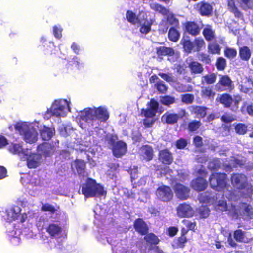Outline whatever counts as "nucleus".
<instances>
[{"label": "nucleus", "mask_w": 253, "mask_h": 253, "mask_svg": "<svg viewBox=\"0 0 253 253\" xmlns=\"http://www.w3.org/2000/svg\"><path fill=\"white\" fill-rule=\"evenodd\" d=\"M39 122L33 123L21 122L17 123L15 126V128L20 135L23 136L27 143H33L37 140V128L39 129L41 136L43 140L50 139L55 133L54 129L45 126H39Z\"/></svg>", "instance_id": "1"}, {"label": "nucleus", "mask_w": 253, "mask_h": 253, "mask_svg": "<svg viewBox=\"0 0 253 253\" xmlns=\"http://www.w3.org/2000/svg\"><path fill=\"white\" fill-rule=\"evenodd\" d=\"M78 117L80 119L87 123V126H83L82 124L80 126L82 128L91 130L97 128L100 123L105 122L109 118V113L105 107L86 108L79 112Z\"/></svg>", "instance_id": "2"}, {"label": "nucleus", "mask_w": 253, "mask_h": 253, "mask_svg": "<svg viewBox=\"0 0 253 253\" xmlns=\"http://www.w3.org/2000/svg\"><path fill=\"white\" fill-rule=\"evenodd\" d=\"M217 208L221 211H229V214L234 218H251L253 216V210L252 207L245 203H241L239 207L231 204V207L229 209L226 202L223 200H220Z\"/></svg>", "instance_id": "3"}, {"label": "nucleus", "mask_w": 253, "mask_h": 253, "mask_svg": "<svg viewBox=\"0 0 253 253\" xmlns=\"http://www.w3.org/2000/svg\"><path fill=\"white\" fill-rule=\"evenodd\" d=\"M55 149L50 144L44 143L40 145L37 148V154L31 153L25 156L23 160H27L29 168H34L38 166L43 160V157L52 154Z\"/></svg>", "instance_id": "4"}, {"label": "nucleus", "mask_w": 253, "mask_h": 253, "mask_svg": "<svg viewBox=\"0 0 253 253\" xmlns=\"http://www.w3.org/2000/svg\"><path fill=\"white\" fill-rule=\"evenodd\" d=\"M126 18L129 22L140 26V32L142 34H146L150 31L152 21L147 19L145 12L140 11L136 15L133 11L128 10L126 12Z\"/></svg>", "instance_id": "5"}, {"label": "nucleus", "mask_w": 253, "mask_h": 253, "mask_svg": "<svg viewBox=\"0 0 253 253\" xmlns=\"http://www.w3.org/2000/svg\"><path fill=\"white\" fill-rule=\"evenodd\" d=\"M70 110V102L65 99L55 100L48 109L45 117H53L58 119L66 116Z\"/></svg>", "instance_id": "6"}, {"label": "nucleus", "mask_w": 253, "mask_h": 253, "mask_svg": "<svg viewBox=\"0 0 253 253\" xmlns=\"http://www.w3.org/2000/svg\"><path fill=\"white\" fill-rule=\"evenodd\" d=\"M233 185L240 190V194L245 198L250 197L253 194L252 186L247 183L246 176L242 174H234L231 177Z\"/></svg>", "instance_id": "7"}, {"label": "nucleus", "mask_w": 253, "mask_h": 253, "mask_svg": "<svg viewBox=\"0 0 253 253\" xmlns=\"http://www.w3.org/2000/svg\"><path fill=\"white\" fill-rule=\"evenodd\" d=\"M82 192L86 197L101 196L106 193L102 186L90 178L88 179L86 183L83 184Z\"/></svg>", "instance_id": "8"}, {"label": "nucleus", "mask_w": 253, "mask_h": 253, "mask_svg": "<svg viewBox=\"0 0 253 253\" xmlns=\"http://www.w3.org/2000/svg\"><path fill=\"white\" fill-rule=\"evenodd\" d=\"M21 209L17 206H13L6 210V217L5 219L8 222L17 220L21 223L26 221L27 215L25 213H21Z\"/></svg>", "instance_id": "9"}, {"label": "nucleus", "mask_w": 253, "mask_h": 253, "mask_svg": "<svg viewBox=\"0 0 253 253\" xmlns=\"http://www.w3.org/2000/svg\"><path fill=\"white\" fill-rule=\"evenodd\" d=\"M226 175L224 173H214L210 178L209 181L211 186L217 191H221L226 188Z\"/></svg>", "instance_id": "10"}, {"label": "nucleus", "mask_w": 253, "mask_h": 253, "mask_svg": "<svg viewBox=\"0 0 253 253\" xmlns=\"http://www.w3.org/2000/svg\"><path fill=\"white\" fill-rule=\"evenodd\" d=\"M240 6L243 9L246 10L253 6V0H228V8L234 13L236 16L239 15L237 6Z\"/></svg>", "instance_id": "11"}, {"label": "nucleus", "mask_w": 253, "mask_h": 253, "mask_svg": "<svg viewBox=\"0 0 253 253\" xmlns=\"http://www.w3.org/2000/svg\"><path fill=\"white\" fill-rule=\"evenodd\" d=\"M198 173L202 177H198L195 180L191 182L192 187L196 191H203L206 189L207 186V182L203 177L206 175V172L205 169L201 168L200 169Z\"/></svg>", "instance_id": "12"}, {"label": "nucleus", "mask_w": 253, "mask_h": 253, "mask_svg": "<svg viewBox=\"0 0 253 253\" xmlns=\"http://www.w3.org/2000/svg\"><path fill=\"white\" fill-rule=\"evenodd\" d=\"M241 101V98L238 95L231 97L228 94H224L220 98L221 103L223 104L225 107H229L233 105L232 110L236 109L238 108V104Z\"/></svg>", "instance_id": "13"}, {"label": "nucleus", "mask_w": 253, "mask_h": 253, "mask_svg": "<svg viewBox=\"0 0 253 253\" xmlns=\"http://www.w3.org/2000/svg\"><path fill=\"white\" fill-rule=\"evenodd\" d=\"M158 198L163 201H170L173 197V193L170 187L162 186L159 187L156 192Z\"/></svg>", "instance_id": "14"}, {"label": "nucleus", "mask_w": 253, "mask_h": 253, "mask_svg": "<svg viewBox=\"0 0 253 253\" xmlns=\"http://www.w3.org/2000/svg\"><path fill=\"white\" fill-rule=\"evenodd\" d=\"M177 212V215L181 217H191L195 213L191 206L186 203L181 204L178 206Z\"/></svg>", "instance_id": "15"}, {"label": "nucleus", "mask_w": 253, "mask_h": 253, "mask_svg": "<svg viewBox=\"0 0 253 253\" xmlns=\"http://www.w3.org/2000/svg\"><path fill=\"white\" fill-rule=\"evenodd\" d=\"M159 104L154 100H151L147 104L146 109L141 110V114L145 117H154L157 112Z\"/></svg>", "instance_id": "16"}, {"label": "nucleus", "mask_w": 253, "mask_h": 253, "mask_svg": "<svg viewBox=\"0 0 253 253\" xmlns=\"http://www.w3.org/2000/svg\"><path fill=\"white\" fill-rule=\"evenodd\" d=\"M9 151L14 154H17L21 159H23L25 156L31 153L29 149H24L21 144H12L9 147Z\"/></svg>", "instance_id": "17"}, {"label": "nucleus", "mask_w": 253, "mask_h": 253, "mask_svg": "<svg viewBox=\"0 0 253 253\" xmlns=\"http://www.w3.org/2000/svg\"><path fill=\"white\" fill-rule=\"evenodd\" d=\"M174 190L177 197L181 200H186L189 197V189L182 184H176Z\"/></svg>", "instance_id": "18"}, {"label": "nucleus", "mask_w": 253, "mask_h": 253, "mask_svg": "<svg viewBox=\"0 0 253 253\" xmlns=\"http://www.w3.org/2000/svg\"><path fill=\"white\" fill-rule=\"evenodd\" d=\"M46 232L52 237H59L62 233V228L57 222H50L46 227Z\"/></svg>", "instance_id": "19"}, {"label": "nucleus", "mask_w": 253, "mask_h": 253, "mask_svg": "<svg viewBox=\"0 0 253 253\" xmlns=\"http://www.w3.org/2000/svg\"><path fill=\"white\" fill-rule=\"evenodd\" d=\"M112 151L113 155L115 157H120L126 152V144L122 141H118L114 144Z\"/></svg>", "instance_id": "20"}, {"label": "nucleus", "mask_w": 253, "mask_h": 253, "mask_svg": "<svg viewBox=\"0 0 253 253\" xmlns=\"http://www.w3.org/2000/svg\"><path fill=\"white\" fill-rule=\"evenodd\" d=\"M159 160L164 164H170L172 162L173 159L171 152L167 149H165L160 151Z\"/></svg>", "instance_id": "21"}, {"label": "nucleus", "mask_w": 253, "mask_h": 253, "mask_svg": "<svg viewBox=\"0 0 253 253\" xmlns=\"http://www.w3.org/2000/svg\"><path fill=\"white\" fill-rule=\"evenodd\" d=\"M72 168H75L78 174L81 176H85L86 175L85 171V164L84 161L77 160L72 164Z\"/></svg>", "instance_id": "22"}, {"label": "nucleus", "mask_w": 253, "mask_h": 253, "mask_svg": "<svg viewBox=\"0 0 253 253\" xmlns=\"http://www.w3.org/2000/svg\"><path fill=\"white\" fill-rule=\"evenodd\" d=\"M139 153L147 161H150L153 158V151L152 147L149 146H143L140 149Z\"/></svg>", "instance_id": "23"}, {"label": "nucleus", "mask_w": 253, "mask_h": 253, "mask_svg": "<svg viewBox=\"0 0 253 253\" xmlns=\"http://www.w3.org/2000/svg\"><path fill=\"white\" fill-rule=\"evenodd\" d=\"M234 237L236 241L243 242H248L252 238L248 232H243L240 229L234 232Z\"/></svg>", "instance_id": "24"}, {"label": "nucleus", "mask_w": 253, "mask_h": 253, "mask_svg": "<svg viewBox=\"0 0 253 253\" xmlns=\"http://www.w3.org/2000/svg\"><path fill=\"white\" fill-rule=\"evenodd\" d=\"M185 28L186 32L193 36H196L200 33V28L196 23L193 22L186 23Z\"/></svg>", "instance_id": "25"}, {"label": "nucleus", "mask_w": 253, "mask_h": 253, "mask_svg": "<svg viewBox=\"0 0 253 253\" xmlns=\"http://www.w3.org/2000/svg\"><path fill=\"white\" fill-rule=\"evenodd\" d=\"M199 200L201 203L212 204L215 200V195L212 193L205 192L201 193L199 196Z\"/></svg>", "instance_id": "26"}, {"label": "nucleus", "mask_w": 253, "mask_h": 253, "mask_svg": "<svg viewBox=\"0 0 253 253\" xmlns=\"http://www.w3.org/2000/svg\"><path fill=\"white\" fill-rule=\"evenodd\" d=\"M179 118V116L176 114L166 113L162 116V121L168 124H172L176 123Z\"/></svg>", "instance_id": "27"}, {"label": "nucleus", "mask_w": 253, "mask_h": 253, "mask_svg": "<svg viewBox=\"0 0 253 253\" xmlns=\"http://www.w3.org/2000/svg\"><path fill=\"white\" fill-rule=\"evenodd\" d=\"M134 227L135 230L141 234H145L148 231L147 225L141 219H138L135 221Z\"/></svg>", "instance_id": "28"}, {"label": "nucleus", "mask_w": 253, "mask_h": 253, "mask_svg": "<svg viewBox=\"0 0 253 253\" xmlns=\"http://www.w3.org/2000/svg\"><path fill=\"white\" fill-rule=\"evenodd\" d=\"M197 8L199 9L200 13L203 15H208L210 14L212 8L211 5L206 3H200L197 5Z\"/></svg>", "instance_id": "29"}, {"label": "nucleus", "mask_w": 253, "mask_h": 253, "mask_svg": "<svg viewBox=\"0 0 253 253\" xmlns=\"http://www.w3.org/2000/svg\"><path fill=\"white\" fill-rule=\"evenodd\" d=\"M203 34L207 41H212L215 38V32L210 25H206L204 28Z\"/></svg>", "instance_id": "30"}, {"label": "nucleus", "mask_w": 253, "mask_h": 253, "mask_svg": "<svg viewBox=\"0 0 253 253\" xmlns=\"http://www.w3.org/2000/svg\"><path fill=\"white\" fill-rule=\"evenodd\" d=\"M185 51L190 53L194 51V44L193 42L190 41L188 37H184L181 41Z\"/></svg>", "instance_id": "31"}, {"label": "nucleus", "mask_w": 253, "mask_h": 253, "mask_svg": "<svg viewBox=\"0 0 253 253\" xmlns=\"http://www.w3.org/2000/svg\"><path fill=\"white\" fill-rule=\"evenodd\" d=\"M157 53L158 56L168 55L169 56H171L174 54V51L171 48L163 46L157 48Z\"/></svg>", "instance_id": "32"}, {"label": "nucleus", "mask_w": 253, "mask_h": 253, "mask_svg": "<svg viewBox=\"0 0 253 253\" xmlns=\"http://www.w3.org/2000/svg\"><path fill=\"white\" fill-rule=\"evenodd\" d=\"M189 67L192 74H200L203 71L202 65L196 61L191 62L189 65Z\"/></svg>", "instance_id": "33"}, {"label": "nucleus", "mask_w": 253, "mask_h": 253, "mask_svg": "<svg viewBox=\"0 0 253 253\" xmlns=\"http://www.w3.org/2000/svg\"><path fill=\"white\" fill-rule=\"evenodd\" d=\"M150 6L151 9L161 13L163 15L165 16L169 13V9L158 3H151L150 4Z\"/></svg>", "instance_id": "34"}, {"label": "nucleus", "mask_w": 253, "mask_h": 253, "mask_svg": "<svg viewBox=\"0 0 253 253\" xmlns=\"http://www.w3.org/2000/svg\"><path fill=\"white\" fill-rule=\"evenodd\" d=\"M51 221L49 220L47 214L41 216L37 222V226L41 229L45 228L48 226L49 223Z\"/></svg>", "instance_id": "35"}, {"label": "nucleus", "mask_w": 253, "mask_h": 253, "mask_svg": "<svg viewBox=\"0 0 253 253\" xmlns=\"http://www.w3.org/2000/svg\"><path fill=\"white\" fill-rule=\"evenodd\" d=\"M109 169L107 171V175L111 179L116 176V172L119 168V165L117 163H109Z\"/></svg>", "instance_id": "36"}, {"label": "nucleus", "mask_w": 253, "mask_h": 253, "mask_svg": "<svg viewBox=\"0 0 253 253\" xmlns=\"http://www.w3.org/2000/svg\"><path fill=\"white\" fill-rule=\"evenodd\" d=\"M59 131L61 135L66 137L74 133L73 130L70 126L62 125L59 126Z\"/></svg>", "instance_id": "37"}, {"label": "nucleus", "mask_w": 253, "mask_h": 253, "mask_svg": "<svg viewBox=\"0 0 253 253\" xmlns=\"http://www.w3.org/2000/svg\"><path fill=\"white\" fill-rule=\"evenodd\" d=\"M239 55L241 59L247 61L251 57L250 50L247 46L241 47L239 50Z\"/></svg>", "instance_id": "38"}, {"label": "nucleus", "mask_w": 253, "mask_h": 253, "mask_svg": "<svg viewBox=\"0 0 253 253\" xmlns=\"http://www.w3.org/2000/svg\"><path fill=\"white\" fill-rule=\"evenodd\" d=\"M180 37L179 32L174 28H171L169 29L168 33L169 39L174 42H177Z\"/></svg>", "instance_id": "39"}, {"label": "nucleus", "mask_w": 253, "mask_h": 253, "mask_svg": "<svg viewBox=\"0 0 253 253\" xmlns=\"http://www.w3.org/2000/svg\"><path fill=\"white\" fill-rule=\"evenodd\" d=\"M192 112L194 113L198 118H203L206 114V108L201 106H196L192 108Z\"/></svg>", "instance_id": "40"}, {"label": "nucleus", "mask_w": 253, "mask_h": 253, "mask_svg": "<svg viewBox=\"0 0 253 253\" xmlns=\"http://www.w3.org/2000/svg\"><path fill=\"white\" fill-rule=\"evenodd\" d=\"M193 42L194 44V51H199L202 47L205 46V42L202 38H196Z\"/></svg>", "instance_id": "41"}, {"label": "nucleus", "mask_w": 253, "mask_h": 253, "mask_svg": "<svg viewBox=\"0 0 253 253\" xmlns=\"http://www.w3.org/2000/svg\"><path fill=\"white\" fill-rule=\"evenodd\" d=\"M113 250H115V253H135L133 250L128 249L127 247H123L122 244H119L116 246V249L113 248Z\"/></svg>", "instance_id": "42"}, {"label": "nucleus", "mask_w": 253, "mask_h": 253, "mask_svg": "<svg viewBox=\"0 0 253 253\" xmlns=\"http://www.w3.org/2000/svg\"><path fill=\"white\" fill-rule=\"evenodd\" d=\"M201 92L202 95L209 98H213L215 95V93L213 91L211 87H203L202 88Z\"/></svg>", "instance_id": "43"}, {"label": "nucleus", "mask_w": 253, "mask_h": 253, "mask_svg": "<svg viewBox=\"0 0 253 253\" xmlns=\"http://www.w3.org/2000/svg\"><path fill=\"white\" fill-rule=\"evenodd\" d=\"M232 81L230 78L227 76H222L219 82V84L221 85L229 88L230 87Z\"/></svg>", "instance_id": "44"}, {"label": "nucleus", "mask_w": 253, "mask_h": 253, "mask_svg": "<svg viewBox=\"0 0 253 253\" xmlns=\"http://www.w3.org/2000/svg\"><path fill=\"white\" fill-rule=\"evenodd\" d=\"M208 48L209 52L212 54H219L220 51L219 45L215 43H210Z\"/></svg>", "instance_id": "45"}, {"label": "nucleus", "mask_w": 253, "mask_h": 253, "mask_svg": "<svg viewBox=\"0 0 253 253\" xmlns=\"http://www.w3.org/2000/svg\"><path fill=\"white\" fill-rule=\"evenodd\" d=\"M175 88L177 91L180 92L190 91L192 90L191 86L184 85L180 83H177L175 85Z\"/></svg>", "instance_id": "46"}, {"label": "nucleus", "mask_w": 253, "mask_h": 253, "mask_svg": "<svg viewBox=\"0 0 253 253\" xmlns=\"http://www.w3.org/2000/svg\"><path fill=\"white\" fill-rule=\"evenodd\" d=\"M235 129L237 133L244 134L247 131V126L245 124L239 123L235 126Z\"/></svg>", "instance_id": "47"}, {"label": "nucleus", "mask_w": 253, "mask_h": 253, "mask_svg": "<svg viewBox=\"0 0 253 253\" xmlns=\"http://www.w3.org/2000/svg\"><path fill=\"white\" fill-rule=\"evenodd\" d=\"M224 54L228 58H234L237 55V51L234 48L226 47L224 50Z\"/></svg>", "instance_id": "48"}, {"label": "nucleus", "mask_w": 253, "mask_h": 253, "mask_svg": "<svg viewBox=\"0 0 253 253\" xmlns=\"http://www.w3.org/2000/svg\"><path fill=\"white\" fill-rule=\"evenodd\" d=\"M204 81L208 84H213L216 81V75L214 74L205 75L203 77L202 82Z\"/></svg>", "instance_id": "49"}, {"label": "nucleus", "mask_w": 253, "mask_h": 253, "mask_svg": "<svg viewBox=\"0 0 253 253\" xmlns=\"http://www.w3.org/2000/svg\"><path fill=\"white\" fill-rule=\"evenodd\" d=\"M167 18V21L170 25H176L178 20L174 17L173 14L169 10V13L165 15Z\"/></svg>", "instance_id": "50"}, {"label": "nucleus", "mask_w": 253, "mask_h": 253, "mask_svg": "<svg viewBox=\"0 0 253 253\" xmlns=\"http://www.w3.org/2000/svg\"><path fill=\"white\" fill-rule=\"evenodd\" d=\"M145 240L149 243L157 244L158 243V238L153 234H149L145 237Z\"/></svg>", "instance_id": "51"}, {"label": "nucleus", "mask_w": 253, "mask_h": 253, "mask_svg": "<svg viewBox=\"0 0 253 253\" xmlns=\"http://www.w3.org/2000/svg\"><path fill=\"white\" fill-rule=\"evenodd\" d=\"M160 101L162 104L165 105L169 106L170 104L174 103V102H175V99L173 97L169 96H166L162 97L161 98Z\"/></svg>", "instance_id": "52"}, {"label": "nucleus", "mask_w": 253, "mask_h": 253, "mask_svg": "<svg viewBox=\"0 0 253 253\" xmlns=\"http://www.w3.org/2000/svg\"><path fill=\"white\" fill-rule=\"evenodd\" d=\"M62 29L60 25L54 26L53 28V33L54 37L58 39L62 37Z\"/></svg>", "instance_id": "53"}, {"label": "nucleus", "mask_w": 253, "mask_h": 253, "mask_svg": "<svg viewBox=\"0 0 253 253\" xmlns=\"http://www.w3.org/2000/svg\"><path fill=\"white\" fill-rule=\"evenodd\" d=\"M210 210L206 206H202L199 209V213L202 218H206L209 214Z\"/></svg>", "instance_id": "54"}, {"label": "nucleus", "mask_w": 253, "mask_h": 253, "mask_svg": "<svg viewBox=\"0 0 253 253\" xmlns=\"http://www.w3.org/2000/svg\"><path fill=\"white\" fill-rule=\"evenodd\" d=\"M216 65L218 70H222L224 69L226 65L225 59L222 57L218 58L217 60Z\"/></svg>", "instance_id": "55"}, {"label": "nucleus", "mask_w": 253, "mask_h": 253, "mask_svg": "<svg viewBox=\"0 0 253 253\" xmlns=\"http://www.w3.org/2000/svg\"><path fill=\"white\" fill-rule=\"evenodd\" d=\"M220 160L215 159L209 163L208 167L211 169H216L220 167Z\"/></svg>", "instance_id": "56"}, {"label": "nucleus", "mask_w": 253, "mask_h": 253, "mask_svg": "<svg viewBox=\"0 0 253 253\" xmlns=\"http://www.w3.org/2000/svg\"><path fill=\"white\" fill-rule=\"evenodd\" d=\"M30 185L33 187H40L41 186V182L39 178L36 175L34 176L29 179Z\"/></svg>", "instance_id": "57"}, {"label": "nucleus", "mask_w": 253, "mask_h": 253, "mask_svg": "<svg viewBox=\"0 0 253 253\" xmlns=\"http://www.w3.org/2000/svg\"><path fill=\"white\" fill-rule=\"evenodd\" d=\"M181 98L183 102L186 104H190L193 102L194 97L191 94H186L182 95Z\"/></svg>", "instance_id": "58"}, {"label": "nucleus", "mask_w": 253, "mask_h": 253, "mask_svg": "<svg viewBox=\"0 0 253 253\" xmlns=\"http://www.w3.org/2000/svg\"><path fill=\"white\" fill-rule=\"evenodd\" d=\"M201 122L200 121H193L189 124L188 128L191 131L196 130L201 126Z\"/></svg>", "instance_id": "59"}, {"label": "nucleus", "mask_w": 253, "mask_h": 253, "mask_svg": "<svg viewBox=\"0 0 253 253\" xmlns=\"http://www.w3.org/2000/svg\"><path fill=\"white\" fill-rule=\"evenodd\" d=\"M41 209L42 211H49L51 213H54L56 211L55 208L53 206H52L49 204H46L43 205L42 206Z\"/></svg>", "instance_id": "60"}, {"label": "nucleus", "mask_w": 253, "mask_h": 253, "mask_svg": "<svg viewBox=\"0 0 253 253\" xmlns=\"http://www.w3.org/2000/svg\"><path fill=\"white\" fill-rule=\"evenodd\" d=\"M155 121L154 117H146L143 120V124L147 127H150Z\"/></svg>", "instance_id": "61"}, {"label": "nucleus", "mask_w": 253, "mask_h": 253, "mask_svg": "<svg viewBox=\"0 0 253 253\" xmlns=\"http://www.w3.org/2000/svg\"><path fill=\"white\" fill-rule=\"evenodd\" d=\"M158 75L167 82H170L173 81V76L171 74H164L162 73H159Z\"/></svg>", "instance_id": "62"}, {"label": "nucleus", "mask_w": 253, "mask_h": 253, "mask_svg": "<svg viewBox=\"0 0 253 253\" xmlns=\"http://www.w3.org/2000/svg\"><path fill=\"white\" fill-rule=\"evenodd\" d=\"M156 86L158 90L161 92L164 93L167 90V87L162 81H158L156 84Z\"/></svg>", "instance_id": "63"}, {"label": "nucleus", "mask_w": 253, "mask_h": 253, "mask_svg": "<svg viewBox=\"0 0 253 253\" xmlns=\"http://www.w3.org/2000/svg\"><path fill=\"white\" fill-rule=\"evenodd\" d=\"M182 223L189 230H194L196 226L195 222H191L188 220H183Z\"/></svg>", "instance_id": "64"}]
</instances>
